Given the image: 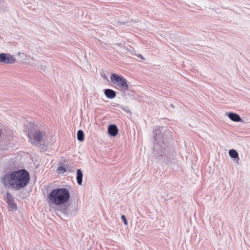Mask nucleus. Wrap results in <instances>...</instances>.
<instances>
[{"label":"nucleus","mask_w":250,"mask_h":250,"mask_svg":"<svg viewBox=\"0 0 250 250\" xmlns=\"http://www.w3.org/2000/svg\"><path fill=\"white\" fill-rule=\"evenodd\" d=\"M118 132V129L116 125H111L108 126V132L112 136H115Z\"/></svg>","instance_id":"obj_10"},{"label":"nucleus","mask_w":250,"mask_h":250,"mask_svg":"<svg viewBox=\"0 0 250 250\" xmlns=\"http://www.w3.org/2000/svg\"><path fill=\"white\" fill-rule=\"evenodd\" d=\"M229 156L233 159H237L236 163L238 165L239 164V158L238 156V152L233 149H231L229 150Z\"/></svg>","instance_id":"obj_12"},{"label":"nucleus","mask_w":250,"mask_h":250,"mask_svg":"<svg viewBox=\"0 0 250 250\" xmlns=\"http://www.w3.org/2000/svg\"><path fill=\"white\" fill-rule=\"evenodd\" d=\"M57 171L59 173H64L66 171V169L64 167H63L62 166H60L58 167Z\"/></svg>","instance_id":"obj_17"},{"label":"nucleus","mask_w":250,"mask_h":250,"mask_svg":"<svg viewBox=\"0 0 250 250\" xmlns=\"http://www.w3.org/2000/svg\"><path fill=\"white\" fill-rule=\"evenodd\" d=\"M30 142L35 146L47 145L49 143L50 136L45 132L37 130L32 135H28Z\"/></svg>","instance_id":"obj_4"},{"label":"nucleus","mask_w":250,"mask_h":250,"mask_svg":"<svg viewBox=\"0 0 250 250\" xmlns=\"http://www.w3.org/2000/svg\"><path fill=\"white\" fill-rule=\"evenodd\" d=\"M136 56L137 57L140 58L142 60H145L144 57L141 54H137Z\"/></svg>","instance_id":"obj_21"},{"label":"nucleus","mask_w":250,"mask_h":250,"mask_svg":"<svg viewBox=\"0 0 250 250\" xmlns=\"http://www.w3.org/2000/svg\"><path fill=\"white\" fill-rule=\"evenodd\" d=\"M29 180V173L24 169H21L4 174L1 182L5 187L18 190L25 187Z\"/></svg>","instance_id":"obj_2"},{"label":"nucleus","mask_w":250,"mask_h":250,"mask_svg":"<svg viewBox=\"0 0 250 250\" xmlns=\"http://www.w3.org/2000/svg\"><path fill=\"white\" fill-rule=\"evenodd\" d=\"M83 174L82 170L80 169H78L77 170V183L79 185H81L83 182Z\"/></svg>","instance_id":"obj_13"},{"label":"nucleus","mask_w":250,"mask_h":250,"mask_svg":"<svg viewBox=\"0 0 250 250\" xmlns=\"http://www.w3.org/2000/svg\"><path fill=\"white\" fill-rule=\"evenodd\" d=\"M32 66L35 67L38 69L45 70L46 67L39 62H36L32 64Z\"/></svg>","instance_id":"obj_14"},{"label":"nucleus","mask_w":250,"mask_h":250,"mask_svg":"<svg viewBox=\"0 0 250 250\" xmlns=\"http://www.w3.org/2000/svg\"><path fill=\"white\" fill-rule=\"evenodd\" d=\"M6 3L4 0H0V10L4 9L6 7Z\"/></svg>","instance_id":"obj_16"},{"label":"nucleus","mask_w":250,"mask_h":250,"mask_svg":"<svg viewBox=\"0 0 250 250\" xmlns=\"http://www.w3.org/2000/svg\"><path fill=\"white\" fill-rule=\"evenodd\" d=\"M104 93L106 97L109 99H113L116 97V92L112 89H106Z\"/></svg>","instance_id":"obj_11"},{"label":"nucleus","mask_w":250,"mask_h":250,"mask_svg":"<svg viewBox=\"0 0 250 250\" xmlns=\"http://www.w3.org/2000/svg\"><path fill=\"white\" fill-rule=\"evenodd\" d=\"M121 218L123 220V222H124V223L125 225H127L128 224V222L127 221V220L125 218V216L124 215H122L121 216Z\"/></svg>","instance_id":"obj_20"},{"label":"nucleus","mask_w":250,"mask_h":250,"mask_svg":"<svg viewBox=\"0 0 250 250\" xmlns=\"http://www.w3.org/2000/svg\"><path fill=\"white\" fill-rule=\"evenodd\" d=\"M17 55L18 56H20L21 58H24L25 59H27V56L26 55H25V54L23 53L19 52L17 54Z\"/></svg>","instance_id":"obj_19"},{"label":"nucleus","mask_w":250,"mask_h":250,"mask_svg":"<svg viewBox=\"0 0 250 250\" xmlns=\"http://www.w3.org/2000/svg\"><path fill=\"white\" fill-rule=\"evenodd\" d=\"M5 198L7 200L8 206L11 208L16 210L17 209V205L14 202V198L12 196L11 193L8 191L6 193Z\"/></svg>","instance_id":"obj_8"},{"label":"nucleus","mask_w":250,"mask_h":250,"mask_svg":"<svg viewBox=\"0 0 250 250\" xmlns=\"http://www.w3.org/2000/svg\"><path fill=\"white\" fill-rule=\"evenodd\" d=\"M77 139L80 141H83L84 140V133L83 131L79 130L77 132Z\"/></svg>","instance_id":"obj_15"},{"label":"nucleus","mask_w":250,"mask_h":250,"mask_svg":"<svg viewBox=\"0 0 250 250\" xmlns=\"http://www.w3.org/2000/svg\"><path fill=\"white\" fill-rule=\"evenodd\" d=\"M129 52H130V55H134V54L133 53V51H129L128 49H127Z\"/></svg>","instance_id":"obj_22"},{"label":"nucleus","mask_w":250,"mask_h":250,"mask_svg":"<svg viewBox=\"0 0 250 250\" xmlns=\"http://www.w3.org/2000/svg\"><path fill=\"white\" fill-rule=\"evenodd\" d=\"M226 113L227 114V115L229 117V118L233 122H241L242 121L240 116L235 113L229 112L228 113Z\"/></svg>","instance_id":"obj_9"},{"label":"nucleus","mask_w":250,"mask_h":250,"mask_svg":"<svg viewBox=\"0 0 250 250\" xmlns=\"http://www.w3.org/2000/svg\"><path fill=\"white\" fill-rule=\"evenodd\" d=\"M70 198L69 190L64 188H61L52 190L47 196L48 204L53 207L56 214L61 218L71 215L68 206L66 205Z\"/></svg>","instance_id":"obj_1"},{"label":"nucleus","mask_w":250,"mask_h":250,"mask_svg":"<svg viewBox=\"0 0 250 250\" xmlns=\"http://www.w3.org/2000/svg\"><path fill=\"white\" fill-rule=\"evenodd\" d=\"M121 108L124 111H125V112H126L127 113H130V110L128 109V107L127 106H121Z\"/></svg>","instance_id":"obj_18"},{"label":"nucleus","mask_w":250,"mask_h":250,"mask_svg":"<svg viewBox=\"0 0 250 250\" xmlns=\"http://www.w3.org/2000/svg\"><path fill=\"white\" fill-rule=\"evenodd\" d=\"M110 80L111 82L115 84L120 90L125 92L128 90L129 86L127 83V80L123 77L116 74H112L110 76Z\"/></svg>","instance_id":"obj_5"},{"label":"nucleus","mask_w":250,"mask_h":250,"mask_svg":"<svg viewBox=\"0 0 250 250\" xmlns=\"http://www.w3.org/2000/svg\"><path fill=\"white\" fill-rule=\"evenodd\" d=\"M166 128L164 127H157L154 130L155 145L162 144L164 142Z\"/></svg>","instance_id":"obj_6"},{"label":"nucleus","mask_w":250,"mask_h":250,"mask_svg":"<svg viewBox=\"0 0 250 250\" xmlns=\"http://www.w3.org/2000/svg\"><path fill=\"white\" fill-rule=\"evenodd\" d=\"M16 62V59L10 54H0V62L3 63H14Z\"/></svg>","instance_id":"obj_7"},{"label":"nucleus","mask_w":250,"mask_h":250,"mask_svg":"<svg viewBox=\"0 0 250 250\" xmlns=\"http://www.w3.org/2000/svg\"><path fill=\"white\" fill-rule=\"evenodd\" d=\"M154 149L156 151L158 157L167 160H172L175 157V152L173 149L167 146L164 142L162 144L155 145Z\"/></svg>","instance_id":"obj_3"}]
</instances>
